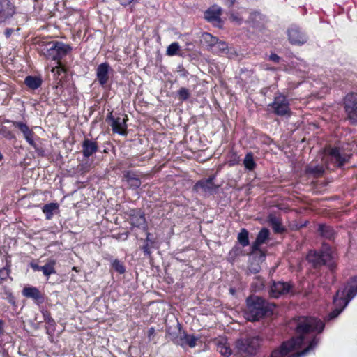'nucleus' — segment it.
I'll return each instance as SVG.
<instances>
[{
  "label": "nucleus",
  "mask_w": 357,
  "mask_h": 357,
  "mask_svg": "<svg viewBox=\"0 0 357 357\" xmlns=\"http://www.w3.org/2000/svg\"><path fill=\"white\" fill-rule=\"evenodd\" d=\"M324 324L314 317H300L296 328V337L282 343L275 349L271 357H301L312 350L318 344L319 339L312 333H321Z\"/></svg>",
  "instance_id": "nucleus-1"
},
{
  "label": "nucleus",
  "mask_w": 357,
  "mask_h": 357,
  "mask_svg": "<svg viewBox=\"0 0 357 357\" xmlns=\"http://www.w3.org/2000/svg\"><path fill=\"white\" fill-rule=\"evenodd\" d=\"M274 308V304L269 303L259 296H252L247 298L244 317L250 321H257L264 315L272 314Z\"/></svg>",
  "instance_id": "nucleus-2"
},
{
  "label": "nucleus",
  "mask_w": 357,
  "mask_h": 357,
  "mask_svg": "<svg viewBox=\"0 0 357 357\" xmlns=\"http://www.w3.org/2000/svg\"><path fill=\"white\" fill-rule=\"evenodd\" d=\"M357 294V277L353 278L351 283L343 290H339L334 297L335 309L329 314V318L337 317Z\"/></svg>",
  "instance_id": "nucleus-3"
},
{
  "label": "nucleus",
  "mask_w": 357,
  "mask_h": 357,
  "mask_svg": "<svg viewBox=\"0 0 357 357\" xmlns=\"http://www.w3.org/2000/svg\"><path fill=\"white\" fill-rule=\"evenodd\" d=\"M71 50V47L61 42L50 41L42 45L40 52L47 59L56 61L60 60L66 56Z\"/></svg>",
  "instance_id": "nucleus-4"
},
{
  "label": "nucleus",
  "mask_w": 357,
  "mask_h": 357,
  "mask_svg": "<svg viewBox=\"0 0 357 357\" xmlns=\"http://www.w3.org/2000/svg\"><path fill=\"white\" fill-rule=\"evenodd\" d=\"M261 340L259 337H251L239 339L235 345L234 355L236 357H245L254 354L260 346Z\"/></svg>",
  "instance_id": "nucleus-5"
},
{
  "label": "nucleus",
  "mask_w": 357,
  "mask_h": 357,
  "mask_svg": "<svg viewBox=\"0 0 357 357\" xmlns=\"http://www.w3.org/2000/svg\"><path fill=\"white\" fill-rule=\"evenodd\" d=\"M350 155L344 153L340 148L328 147L325 149L326 161L328 160L336 167H342L349 161Z\"/></svg>",
  "instance_id": "nucleus-6"
},
{
  "label": "nucleus",
  "mask_w": 357,
  "mask_h": 357,
  "mask_svg": "<svg viewBox=\"0 0 357 357\" xmlns=\"http://www.w3.org/2000/svg\"><path fill=\"white\" fill-rule=\"evenodd\" d=\"M344 109L348 118L353 123H357V93H351L346 96Z\"/></svg>",
  "instance_id": "nucleus-7"
},
{
  "label": "nucleus",
  "mask_w": 357,
  "mask_h": 357,
  "mask_svg": "<svg viewBox=\"0 0 357 357\" xmlns=\"http://www.w3.org/2000/svg\"><path fill=\"white\" fill-rule=\"evenodd\" d=\"M277 115L284 116L290 114V108L289 101L287 98L282 95L275 97L274 101L269 105Z\"/></svg>",
  "instance_id": "nucleus-8"
},
{
  "label": "nucleus",
  "mask_w": 357,
  "mask_h": 357,
  "mask_svg": "<svg viewBox=\"0 0 357 357\" xmlns=\"http://www.w3.org/2000/svg\"><path fill=\"white\" fill-rule=\"evenodd\" d=\"M293 293V286L289 282H277L271 285L269 294L273 298Z\"/></svg>",
  "instance_id": "nucleus-9"
},
{
  "label": "nucleus",
  "mask_w": 357,
  "mask_h": 357,
  "mask_svg": "<svg viewBox=\"0 0 357 357\" xmlns=\"http://www.w3.org/2000/svg\"><path fill=\"white\" fill-rule=\"evenodd\" d=\"M129 222L133 227L144 230L146 229L147 228V223L144 217V214L139 210L132 209L130 211Z\"/></svg>",
  "instance_id": "nucleus-10"
},
{
  "label": "nucleus",
  "mask_w": 357,
  "mask_h": 357,
  "mask_svg": "<svg viewBox=\"0 0 357 357\" xmlns=\"http://www.w3.org/2000/svg\"><path fill=\"white\" fill-rule=\"evenodd\" d=\"M287 34L289 42L293 45H302L307 41L306 36L296 26H291Z\"/></svg>",
  "instance_id": "nucleus-11"
},
{
  "label": "nucleus",
  "mask_w": 357,
  "mask_h": 357,
  "mask_svg": "<svg viewBox=\"0 0 357 357\" xmlns=\"http://www.w3.org/2000/svg\"><path fill=\"white\" fill-rule=\"evenodd\" d=\"M13 125L15 127L19 128V130L23 133L24 137L26 142L36 151H38L37 146L33 139L34 132L28 127V126L19 121L14 122Z\"/></svg>",
  "instance_id": "nucleus-12"
},
{
  "label": "nucleus",
  "mask_w": 357,
  "mask_h": 357,
  "mask_svg": "<svg viewBox=\"0 0 357 357\" xmlns=\"http://www.w3.org/2000/svg\"><path fill=\"white\" fill-rule=\"evenodd\" d=\"M15 10L9 0H0V23L12 17Z\"/></svg>",
  "instance_id": "nucleus-13"
},
{
  "label": "nucleus",
  "mask_w": 357,
  "mask_h": 357,
  "mask_svg": "<svg viewBox=\"0 0 357 357\" xmlns=\"http://www.w3.org/2000/svg\"><path fill=\"white\" fill-rule=\"evenodd\" d=\"M109 118L112 120V123L111 126L113 132L123 135H126V121H128L127 116L123 115L116 119H112L111 116H109Z\"/></svg>",
  "instance_id": "nucleus-14"
},
{
  "label": "nucleus",
  "mask_w": 357,
  "mask_h": 357,
  "mask_svg": "<svg viewBox=\"0 0 357 357\" xmlns=\"http://www.w3.org/2000/svg\"><path fill=\"white\" fill-rule=\"evenodd\" d=\"M213 178L211 177L206 180L199 181L194 185L193 189L197 192L202 191L205 193H211L217 188L213 183Z\"/></svg>",
  "instance_id": "nucleus-15"
},
{
  "label": "nucleus",
  "mask_w": 357,
  "mask_h": 357,
  "mask_svg": "<svg viewBox=\"0 0 357 357\" xmlns=\"http://www.w3.org/2000/svg\"><path fill=\"white\" fill-rule=\"evenodd\" d=\"M109 65L107 63L100 64L96 70L97 79L100 85H105L109 79Z\"/></svg>",
  "instance_id": "nucleus-16"
},
{
  "label": "nucleus",
  "mask_w": 357,
  "mask_h": 357,
  "mask_svg": "<svg viewBox=\"0 0 357 357\" xmlns=\"http://www.w3.org/2000/svg\"><path fill=\"white\" fill-rule=\"evenodd\" d=\"M98 151V144L96 142L85 139L82 143V153L86 158H89Z\"/></svg>",
  "instance_id": "nucleus-17"
},
{
  "label": "nucleus",
  "mask_w": 357,
  "mask_h": 357,
  "mask_svg": "<svg viewBox=\"0 0 357 357\" xmlns=\"http://www.w3.org/2000/svg\"><path fill=\"white\" fill-rule=\"evenodd\" d=\"M217 351L223 356L229 357L231 356L232 351L229 347L227 340L221 337L215 341Z\"/></svg>",
  "instance_id": "nucleus-18"
},
{
  "label": "nucleus",
  "mask_w": 357,
  "mask_h": 357,
  "mask_svg": "<svg viewBox=\"0 0 357 357\" xmlns=\"http://www.w3.org/2000/svg\"><path fill=\"white\" fill-rule=\"evenodd\" d=\"M220 14L221 8L217 6H213L205 12L204 17L209 22H220Z\"/></svg>",
  "instance_id": "nucleus-19"
},
{
  "label": "nucleus",
  "mask_w": 357,
  "mask_h": 357,
  "mask_svg": "<svg viewBox=\"0 0 357 357\" xmlns=\"http://www.w3.org/2000/svg\"><path fill=\"white\" fill-rule=\"evenodd\" d=\"M269 236V231L266 228H263L257 236L255 241L252 245V248L255 250L259 249V246L264 243Z\"/></svg>",
  "instance_id": "nucleus-20"
},
{
  "label": "nucleus",
  "mask_w": 357,
  "mask_h": 357,
  "mask_svg": "<svg viewBox=\"0 0 357 357\" xmlns=\"http://www.w3.org/2000/svg\"><path fill=\"white\" fill-rule=\"evenodd\" d=\"M124 179L128 183L129 186L132 188H138L141 185L140 179L137 177L135 173L128 172L124 175Z\"/></svg>",
  "instance_id": "nucleus-21"
},
{
  "label": "nucleus",
  "mask_w": 357,
  "mask_h": 357,
  "mask_svg": "<svg viewBox=\"0 0 357 357\" xmlns=\"http://www.w3.org/2000/svg\"><path fill=\"white\" fill-rule=\"evenodd\" d=\"M197 340L198 337L185 333H183L180 337L181 345L183 347L188 345L190 347H195L196 346Z\"/></svg>",
  "instance_id": "nucleus-22"
},
{
  "label": "nucleus",
  "mask_w": 357,
  "mask_h": 357,
  "mask_svg": "<svg viewBox=\"0 0 357 357\" xmlns=\"http://www.w3.org/2000/svg\"><path fill=\"white\" fill-rule=\"evenodd\" d=\"M268 220L275 233H281L283 231L284 228L282 226L281 220L278 217L271 214L268 217Z\"/></svg>",
  "instance_id": "nucleus-23"
},
{
  "label": "nucleus",
  "mask_w": 357,
  "mask_h": 357,
  "mask_svg": "<svg viewBox=\"0 0 357 357\" xmlns=\"http://www.w3.org/2000/svg\"><path fill=\"white\" fill-rule=\"evenodd\" d=\"M307 259L314 267L324 265L320 252L310 251L307 256Z\"/></svg>",
  "instance_id": "nucleus-24"
},
{
  "label": "nucleus",
  "mask_w": 357,
  "mask_h": 357,
  "mask_svg": "<svg viewBox=\"0 0 357 357\" xmlns=\"http://www.w3.org/2000/svg\"><path fill=\"white\" fill-rule=\"evenodd\" d=\"M320 254L321 255L324 264L330 263L335 257V253L333 252L332 249L326 245L323 246Z\"/></svg>",
  "instance_id": "nucleus-25"
},
{
  "label": "nucleus",
  "mask_w": 357,
  "mask_h": 357,
  "mask_svg": "<svg viewBox=\"0 0 357 357\" xmlns=\"http://www.w3.org/2000/svg\"><path fill=\"white\" fill-rule=\"evenodd\" d=\"M22 294L27 298H31L34 300L41 298V294L36 287H25L22 291Z\"/></svg>",
  "instance_id": "nucleus-26"
},
{
  "label": "nucleus",
  "mask_w": 357,
  "mask_h": 357,
  "mask_svg": "<svg viewBox=\"0 0 357 357\" xmlns=\"http://www.w3.org/2000/svg\"><path fill=\"white\" fill-rule=\"evenodd\" d=\"M24 83L29 88L31 89H36L40 86L42 80L38 77L28 76L26 77Z\"/></svg>",
  "instance_id": "nucleus-27"
},
{
  "label": "nucleus",
  "mask_w": 357,
  "mask_h": 357,
  "mask_svg": "<svg viewBox=\"0 0 357 357\" xmlns=\"http://www.w3.org/2000/svg\"><path fill=\"white\" fill-rule=\"evenodd\" d=\"M319 229L321 235L326 238L331 239L335 235L334 229L330 226L321 225Z\"/></svg>",
  "instance_id": "nucleus-28"
},
{
  "label": "nucleus",
  "mask_w": 357,
  "mask_h": 357,
  "mask_svg": "<svg viewBox=\"0 0 357 357\" xmlns=\"http://www.w3.org/2000/svg\"><path fill=\"white\" fill-rule=\"evenodd\" d=\"M59 205L56 203H50L45 204L43 207V212L45 214L47 219L52 218L54 211L58 209Z\"/></svg>",
  "instance_id": "nucleus-29"
},
{
  "label": "nucleus",
  "mask_w": 357,
  "mask_h": 357,
  "mask_svg": "<svg viewBox=\"0 0 357 357\" xmlns=\"http://www.w3.org/2000/svg\"><path fill=\"white\" fill-rule=\"evenodd\" d=\"M243 165L248 170H253L256 167V163L254 160L253 154L252 153H248L243 160Z\"/></svg>",
  "instance_id": "nucleus-30"
},
{
  "label": "nucleus",
  "mask_w": 357,
  "mask_h": 357,
  "mask_svg": "<svg viewBox=\"0 0 357 357\" xmlns=\"http://www.w3.org/2000/svg\"><path fill=\"white\" fill-rule=\"evenodd\" d=\"M54 265L55 261L51 260L45 265L42 266L41 271L45 276L48 278L50 275L56 273L54 269Z\"/></svg>",
  "instance_id": "nucleus-31"
},
{
  "label": "nucleus",
  "mask_w": 357,
  "mask_h": 357,
  "mask_svg": "<svg viewBox=\"0 0 357 357\" xmlns=\"http://www.w3.org/2000/svg\"><path fill=\"white\" fill-rule=\"evenodd\" d=\"M238 241L243 247L249 245L248 231L245 229H242L241 232L238 234Z\"/></svg>",
  "instance_id": "nucleus-32"
},
{
  "label": "nucleus",
  "mask_w": 357,
  "mask_h": 357,
  "mask_svg": "<svg viewBox=\"0 0 357 357\" xmlns=\"http://www.w3.org/2000/svg\"><path fill=\"white\" fill-rule=\"evenodd\" d=\"M324 172L322 166L310 165L307 169V172L313 174L314 176H320Z\"/></svg>",
  "instance_id": "nucleus-33"
},
{
  "label": "nucleus",
  "mask_w": 357,
  "mask_h": 357,
  "mask_svg": "<svg viewBox=\"0 0 357 357\" xmlns=\"http://www.w3.org/2000/svg\"><path fill=\"white\" fill-rule=\"evenodd\" d=\"M180 46L178 43L176 42L172 43L167 47L166 53L168 56H174L178 54Z\"/></svg>",
  "instance_id": "nucleus-34"
},
{
  "label": "nucleus",
  "mask_w": 357,
  "mask_h": 357,
  "mask_svg": "<svg viewBox=\"0 0 357 357\" xmlns=\"http://www.w3.org/2000/svg\"><path fill=\"white\" fill-rule=\"evenodd\" d=\"M112 266L113 268L120 274H123L125 273L126 269L121 261L119 259H114L112 262Z\"/></svg>",
  "instance_id": "nucleus-35"
},
{
  "label": "nucleus",
  "mask_w": 357,
  "mask_h": 357,
  "mask_svg": "<svg viewBox=\"0 0 357 357\" xmlns=\"http://www.w3.org/2000/svg\"><path fill=\"white\" fill-rule=\"evenodd\" d=\"M227 49V45L223 41H217V43L213 47V51L216 53L223 52Z\"/></svg>",
  "instance_id": "nucleus-36"
},
{
  "label": "nucleus",
  "mask_w": 357,
  "mask_h": 357,
  "mask_svg": "<svg viewBox=\"0 0 357 357\" xmlns=\"http://www.w3.org/2000/svg\"><path fill=\"white\" fill-rule=\"evenodd\" d=\"M202 37L205 41H206L207 43H209V45L211 46L212 48L215 45V44L217 43V41L218 40V39L217 38L213 36L211 34L208 33H204L202 35Z\"/></svg>",
  "instance_id": "nucleus-37"
},
{
  "label": "nucleus",
  "mask_w": 357,
  "mask_h": 357,
  "mask_svg": "<svg viewBox=\"0 0 357 357\" xmlns=\"http://www.w3.org/2000/svg\"><path fill=\"white\" fill-rule=\"evenodd\" d=\"M57 66L52 68V73L56 79L59 78V76L64 72V69L61 67L60 62H56Z\"/></svg>",
  "instance_id": "nucleus-38"
},
{
  "label": "nucleus",
  "mask_w": 357,
  "mask_h": 357,
  "mask_svg": "<svg viewBox=\"0 0 357 357\" xmlns=\"http://www.w3.org/2000/svg\"><path fill=\"white\" fill-rule=\"evenodd\" d=\"M178 95L179 96V99L181 100H186L190 97V92L185 88H181L178 91Z\"/></svg>",
  "instance_id": "nucleus-39"
},
{
  "label": "nucleus",
  "mask_w": 357,
  "mask_h": 357,
  "mask_svg": "<svg viewBox=\"0 0 357 357\" xmlns=\"http://www.w3.org/2000/svg\"><path fill=\"white\" fill-rule=\"evenodd\" d=\"M128 236V232L113 235V238H116L117 240H126Z\"/></svg>",
  "instance_id": "nucleus-40"
},
{
  "label": "nucleus",
  "mask_w": 357,
  "mask_h": 357,
  "mask_svg": "<svg viewBox=\"0 0 357 357\" xmlns=\"http://www.w3.org/2000/svg\"><path fill=\"white\" fill-rule=\"evenodd\" d=\"M9 275V271L7 268L0 269V278L1 280H5Z\"/></svg>",
  "instance_id": "nucleus-41"
},
{
  "label": "nucleus",
  "mask_w": 357,
  "mask_h": 357,
  "mask_svg": "<svg viewBox=\"0 0 357 357\" xmlns=\"http://www.w3.org/2000/svg\"><path fill=\"white\" fill-rule=\"evenodd\" d=\"M44 315V318H45V321L46 322H47L50 326H54V319L50 317V315L49 314V313L47 312H45L43 314Z\"/></svg>",
  "instance_id": "nucleus-42"
},
{
  "label": "nucleus",
  "mask_w": 357,
  "mask_h": 357,
  "mask_svg": "<svg viewBox=\"0 0 357 357\" xmlns=\"http://www.w3.org/2000/svg\"><path fill=\"white\" fill-rule=\"evenodd\" d=\"M229 18L232 22L236 24H241V22H242V19L235 15L234 14H231Z\"/></svg>",
  "instance_id": "nucleus-43"
},
{
  "label": "nucleus",
  "mask_w": 357,
  "mask_h": 357,
  "mask_svg": "<svg viewBox=\"0 0 357 357\" xmlns=\"http://www.w3.org/2000/svg\"><path fill=\"white\" fill-rule=\"evenodd\" d=\"M269 59L270 60H271L272 61L275 62V63H278L280 60V58L279 56H278L277 54H271L270 56H269Z\"/></svg>",
  "instance_id": "nucleus-44"
},
{
  "label": "nucleus",
  "mask_w": 357,
  "mask_h": 357,
  "mask_svg": "<svg viewBox=\"0 0 357 357\" xmlns=\"http://www.w3.org/2000/svg\"><path fill=\"white\" fill-rule=\"evenodd\" d=\"M121 5L126 6L130 4L133 0H117Z\"/></svg>",
  "instance_id": "nucleus-45"
},
{
  "label": "nucleus",
  "mask_w": 357,
  "mask_h": 357,
  "mask_svg": "<svg viewBox=\"0 0 357 357\" xmlns=\"http://www.w3.org/2000/svg\"><path fill=\"white\" fill-rule=\"evenodd\" d=\"M31 266L34 271H41L42 268V266L36 264H31Z\"/></svg>",
  "instance_id": "nucleus-46"
},
{
  "label": "nucleus",
  "mask_w": 357,
  "mask_h": 357,
  "mask_svg": "<svg viewBox=\"0 0 357 357\" xmlns=\"http://www.w3.org/2000/svg\"><path fill=\"white\" fill-rule=\"evenodd\" d=\"M154 333H155V329H154V328H149V330L148 331V337H149V339H151V337L152 335H154Z\"/></svg>",
  "instance_id": "nucleus-47"
},
{
  "label": "nucleus",
  "mask_w": 357,
  "mask_h": 357,
  "mask_svg": "<svg viewBox=\"0 0 357 357\" xmlns=\"http://www.w3.org/2000/svg\"><path fill=\"white\" fill-rule=\"evenodd\" d=\"M142 249H143V250H144L145 254H146V255H149L150 254V250H149V245L147 244L144 245Z\"/></svg>",
  "instance_id": "nucleus-48"
},
{
  "label": "nucleus",
  "mask_w": 357,
  "mask_h": 357,
  "mask_svg": "<svg viewBox=\"0 0 357 357\" xmlns=\"http://www.w3.org/2000/svg\"><path fill=\"white\" fill-rule=\"evenodd\" d=\"M3 331V323L1 320H0V335L2 334Z\"/></svg>",
  "instance_id": "nucleus-49"
},
{
  "label": "nucleus",
  "mask_w": 357,
  "mask_h": 357,
  "mask_svg": "<svg viewBox=\"0 0 357 357\" xmlns=\"http://www.w3.org/2000/svg\"><path fill=\"white\" fill-rule=\"evenodd\" d=\"M228 1L229 6H231L234 4L236 0H227Z\"/></svg>",
  "instance_id": "nucleus-50"
},
{
  "label": "nucleus",
  "mask_w": 357,
  "mask_h": 357,
  "mask_svg": "<svg viewBox=\"0 0 357 357\" xmlns=\"http://www.w3.org/2000/svg\"><path fill=\"white\" fill-rule=\"evenodd\" d=\"M11 31H11V30H10V29L6 30V35L8 37V36H10V35L11 34Z\"/></svg>",
  "instance_id": "nucleus-51"
},
{
  "label": "nucleus",
  "mask_w": 357,
  "mask_h": 357,
  "mask_svg": "<svg viewBox=\"0 0 357 357\" xmlns=\"http://www.w3.org/2000/svg\"><path fill=\"white\" fill-rule=\"evenodd\" d=\"M324 158H325V155H324L323 160L324 161V162L326 163V165H328V161H331V160H328V161H326V160H324ZM327 168H329V166H327Z\"/></svg>",
  "instance_id": "nucleus-52"
},
{
  "label": "nucleus",
  "mask_w": 357,
  "mask_h": 357,
  "mask_svg": "<svg viewBox=\"0 0 357 357\" xmlns=\"http://www.w3.org/2000/svg\"><path fill=\"white\" fill-rule=\"evenodd\" d=\"M255 17H260L259 13H255L253 14Z\"/></svg>",
  "instance_id": "nucleus-53"
},
{
  "label": "nucleus",
  "mask_w": 357,
  "mask_h": 357,
  "mask_svg": "<svg viewBox=\"0 0 357 357\" xmlns=\"http://www.w3.org/2000/svg\"><path fill=\"white\" fill-rule=\"evenodd\" d=\"M3 158L2 154L0 153V160Z\"/></svg>",
  "instance_id": "nucleus-54"
}]
</instances>
